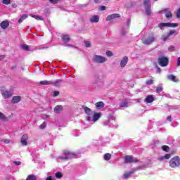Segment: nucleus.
<instances>
[{"instance_id":"a19ab883","label":"nucleus","mask_w":180,"mask_h":180,"mask_svg":"<svg viewBox=\"0 0 180 180\" xmlns=\"http://www.w3.org/2000/svg\"><path fill=\"white\" fill-rule=\"evenodd\" d=\"M176 33V31L175 30H171L167 34L168 36H172V34Z\"/></svg>"},{"instance_id":"c9c22d12","label":"nucleus","mask_w":180,"mask_h":180,"mask_svg":"<svg viewBox=\"0 0 180 180\" xmlns=\"http://www.w3.org/2000/svg\"><path fill=\"white\" fill-rule=\"evenodd\" d=\"M0 119L1 120H6V117H5V115L0 112Z\"/></svg>"},{"instance_id":"37998d69","label":"nucleus","mask_w":180,"mask_h":180,"mask_svg":"<svg viewBox=\"0 0 180 180\" xmlns=\"http://www.w3.org/2000/svg\"><path fill=\"white\" fill-rule=\"evenodd\" d=\"M168 50H169V51H171V52L175 51V46H170L168 48Z\"/></svg>"},{"instance_id":"473e14b6","label":"nucleus","mask_w":180,"mask_h":180,"mask_svg":"<svg viewBox=\"0 0 180 180\" xmlns=\"http://www.w3.org/2000/svg\"><path fill=\"white\" fill-rule=\"evenodd\" d=\"M52 84H53V85H55V86H60V84H61V80L58 79L54 82H52Z\"/></svg>"},{"instance_id":"bf43d9fd","label":"nucleus","mask_w":180,"mask_h":180,"mask_svg":"<svg viewBox=\"0 0 180 180\" xmlns=\"http://www.w3.org/2000/svg\"><path fill=\"white\" fill-rule=\"evenodd\" d=\"M46 180H53V176H50L46 178Z\"/></svg>"},{"instance_id":"a878e982","label":"nucleus","mask_w":180,"mask_h":180,"mask_svg":"<svg viewBox=\"0 0 180 180\" xmlns=\"http://www.w3.org/2000/svg\"><path fill=\"white\" fill-rule=\"evenodd\" d=\"M25 19H27V14H23L19 19L18 23H22V22H23Z\"/></svg>"},{"instance_id":"2f4dec72","label":"nucleus","mask_w":180,"mask_h":180,"mask_svg":"<svg viewBox=\"0 0 180 180\" xmlns=\"http://www.w3.org/2000/svg\"><path fill=\"white\" fill-rule=\"evenodd\" d=\"M22 49L23 50H25L26 51H30V46H29L27 45V44L22 45Z\"/></svg>"},{"instance_id":"f8f14e48","label":"nucleus","mask_w":180,"mask_h":180,"mask_svg":"<svg viewBox=\"0 0 180 180\" xmlns=\"http://www.w3.org/2000/svg\"><path fill=\"white\" fill-rule=\"evenodd\" d=\"M116 18H120V15H119V14H111V15H108L106 18V21L107 22H112V20H113V19H116Z\"/></svg>"},{"instance_id":"4d7b16f0","label":"nucleus","mask_w":180,"mask_h":180,"mask_svg":"<svg viewBox=\"0 0 180 180\" xmlns=\"http://www.w3.org/2000/svg\"><path fill=\"white\" fill-rule=\"evenodd\" d=\"M95 4H101L102 2V0H94Z\"/></svg>"},{"instance_id":"ddd939ff","label":"nucleus","mask_w":180,"mask_h":180,"mask_svg":"<svg viewBox=\"0 0 180 180\" xmlns=\"http://www.w3.org/2000/svg\"><path fill=\"white\" fill-rule=\"evenodd\" d=\"M27 139H29V136H27V134L22 135L21 138L22 146H27Z\"/></svg>"},{"instance_id":"4c0bfd02","label":"nucleus","mask_w":180,"mask_h":180,"mask_svg":"<svg viewBox=\"0 0 180 180\" xmlns=\"http://www.w3.org/2000/svg\"><path fill=\"white\" fill-rule=\"evenodd\" d=\"M162 150L163 151H168V150H169V147L168 146H162Z\"/></svg>"},{"instance_id":"e2e57ef3","label":"nucleus","mask_w":180,"mask_h":180,"mask_svg":"<svg viewBox=\"0 0 180 180\" xmlns=\"http://www.w3.org/2000/svg\"><path fill=\"white\" fill-rule=\"evenodd\" d=\"M17 6H17L15 4H12V7H13V8H16Z\"/></svg>"},{"instance_id":"680f3d73","label":"nucleus","mask_w":180,"mask_h":180,"mask_svg":"<svg viewBox=\"0 0 180 180\" xmlns=\"http://www.w3.org/2000/svg\"><path fill=\"white\" fill-rule=\"evenodd\" d=\"M167 120H168L169 122H171V116H168V117H167Z\"/></svg>"},{"instance_id":"dca6fc26","label":"nucleus","mask_w":180,"mask_h":180,"mask_svg":"<svg viewBox=\"0 0 180 180\" xmlns=\"http://www.w3.org/2000/svg\"><path fill=\"white\" fill-rule=\"evenodd\" d=\"M0 26L1 29H8V27H9V21L5 20L1 22Z\"/></svg>"},{"instance_id":"6ab92c4d","label":"nucleus","mask_w":180,"mask_h":180,"mask_svg":"<svg viewBox=\"0 0 180 180\" xmlns=\"http://www.w3.org/2000/svg\"><path fill=\"white\" fill-rule=\"evenodd\" d=\"M133 172H134L133 171H131L129 172L124 174V175L122 176V179H129V178H130V176H131Z\"/></svg>"},{"instance_id":"0eeeda50","label":"nucleus","mask_w":180,"mask_h":180,"mask_svg":"<svg viewBox=\"0 0 180 180\" xmlns=\"http://www.w3.org/2000/svg\"><path fill=\"white\" fill-rule=\"evenodd\" d=\"M93 60L94 61H95V63H98V64H103V63H105L106 61V58L101 56L94 55L93 57Z\"/></svg>"},{"instance_id":"1a4fd4ad","label":"nucleus","mask_w":180,"mask_h":180,"mask_svg":"<svg viewBox=\"0 0 180 180\" xmlns=\"http://www.w3.org/2000/svg\"><path fill=\"white\" fill-rule=\"evenodd\" d=\"M167 26V27H178V24L177 23H171V22H167V23H161L159 25L160 29H162V27H165Z\"/></svg>"},{"instance_id":"6e6552de","label":"nucleus","mask_w":180,"mask_h":180,"mask_svg":"<svg viewBox=\"0 0 180 180\" xmlns=\"http://www.w3.org/2000/svg\"><path fill=\"white\" fill-rule=\"evenodd\" d=\"M158 64L160 67H167L168 65V58L164 56L159 58Z\"/></svg>"},{"instance_id":"8fccbe9b","label":"nucleus","mask_w":180,"mask_h":180,"mask_svg":"<svg viewBox=\"0 0 180 180\" xmlns=\"http://www.w3.org/2000/svg\"><path fill=\"white\" fill-rule=\"evenodd\" d=\"M147 85H153V80L150 79L146 81Z\"/></svg>"},{"instance_id":"aec40b11","label":"nucleus","mask_w":180,"mask_h":180,"mask_svg":"<svg viewBox=\"0 0 180 180\" xmlns=\"http://www.w3.org/2000/svg\"><path fill=\"white\" fill-rule=\"evenodd\" d=\"M95 106L98 109H102V108H103L105 106V103H103V102H102V101H100V102L96 103Z\"/></svg>"},{"instance_id":"864d4df0","label":"nucleus","mask_w":180,"mask_h":180,"mask_svg":"<svg viewBox=\"0 0 180 180\" xmlns=\"http://www.w3.org/2000/svg\"><path fill=\"white\" fill-rule=\"evenodd\" d=\"M101 11H105L106 9V7L105 6H101L100 7Z\"/></svg>"},{"instance_id":"58836bf2","label":"nucleus","mask_w":180,"mask_h":180,"mask_svg":"<svg viewBox=\"0 0 180 180\" xmlns=\"http://www.w3.org/2000/svg\"><path fill=\"white\" fill-rule=\"evenodd\" d=\"M2 3L4 4V5H9L11 4V0H3L2 1Z\"/></svg>"},{"instance_id":"39448f33","label":"nucleus","mask_w":180,"mask_h":180,"mask_svg":"<svg viewBox=\"0 0 180 180\" xmlns=\"http://www.w3.org/2000/svg\"><path fill=\"white\" fill-rule=\"evenodd\" d=\"M0 91L4 99H8L12 96V92L8 91L6 90V88L4 86H0Z\"/></svg>"},{"instance_id":"338daca9","label":"nucleus","mask_w":180,"mask_h":180,"mask_svg":"<svg viewBox=\"0 0 180 180\" xmlns=\"http://www.w3.org/2000/svg\"><path fill=\"white\" fill-rule=\"evenodd\" d=\"M157 1H158V0H155V2H157Z\"/></svg>"},{"instance_id":"9d476101","label":"nucleus","mask_w":180,"mask_h":180,"mask_svg":"<svg viewBox=\"0 0 180 180\" xmlns=\"http://www.w3.org/2000/svg\"><path fill=\"white\" fill-rule=\"evenodd\" d=\"M124 161L127 164H129L130 162H137L139 160L133 158L131 155H127L124 157Z\"/></svg>"},{"instance_id":"052dcab7","label":"nucleus","mask_w":180,"mask_h":180,"mask_svg":"<svg viewBox=\"0 0 180 180\" xmlns=\"http://www.w3.org/2000/svg\"><path fill=\"white\" fill-rule=\"evenodd\" d=\"M157 71H158V72L160 73L161 72V68H157Z\"/></svg>"},{"instance_id":"412c9836","label":"nucleus","mask_w":180,"mask_h":180,"mask_svg":"<svg viewBox=\"0 0 180 180\" xmlns=\"http://www.w3.org/2000/svg\"><path fill=\"white\" fill-rule=\"evenodd\" d=\"M12 103H18L20 102V96H14L11 101Z\"/></svg>"},{"instance_id":"f704fd0d","label":"nucleus","mask_w":180,"mask_h":180,"mask_svg":"<svg viewBox=\"0 0 180 180\" xmlns=\"http://www.w3.org/2000/svg\"><path fill=\"white\" fill-rule=\"evenodd\" d=\"M168 37H169V36H168V34H167V35H163L162 37V40L163 41H167L168 40Z\"/></svg>"},{"instance_id":"9b49d317","label":"nucleus","mask_w":180,"mask_h":180,"mask_svg":"<svg viewBox=\"0 0 180 180\" xmlns=\"http://www.w3.org/2000/svg\"><path fill=\"white\" fill-rule=\"evenodd\" d=\"M127 63H129V58L127 56H124L120 63V65L121 68H124L126 65H127Z\"/></svg>"},{"instance_id":"de8ad7c7","label":"nucleus","mask_w":180,"mask_h":180,"mask_svg":"<svg viewBox=\"0 0 180 180\" xmlns=\"http://www.w3.org/2000/svg\"><path fill=\"white\" fill-rule=\"evenodd\" d=\"M106 55L108 56V57H112V56H113V53L108 51L106 52Z\"/></svg>"},{"instance_id":"c85d7f7f","label":"nucleus","mask_w":180,"mask_h":180,"mask_svg":"<svg viewBox=\"0 0 180 180\" xmlns=\"http://www.w3.org/2000/svg\"><path fill=\"white\" fill-rule=\"evenodd\" d=\"M55 176L56 178H57L58 179H61V178H63V173L58 172L55 174Z\"/></svg>"},{"instance_id":"603ef678","label":"nucleus","mask_w":180,"mask_h":180,"mask_svg":"<svg viewBox=\"0 0 180 180\" xmlns=\"http://www.w3.org/2000/svg\"><path fill=\"white\" fill-rule=\"evenodd\" d=\"M110 120H115V117L113 115H110Z\"/></svg>"},{"instance_id":"cd10ccee","label":"nucleus","mask_w":180,"mask_h":180,"mask_svg":"<svg viewBox=\"0 0 180 180\" xmlns=\"http://www.w3.org/2000/svg\"><path fill=\"white\" fill-rule=\"evenodd\" d=\"M110 158H112V155L110 153H106L104 155V160L105 161H109V160H110Z\"/></svg>"},{"instance_id":"3c124183","label":"nucleus","mask_w":180,"mask_h":180,"mask_svg":"<svg viewBox=\"0 0 180 180\" xmlns=\"http://www.w3.org/2000/svg\"><path fill=\"white\" fill-rule=\"evenodd\" d=\"M49 1L51 2V4H58V0H49Z\"/></svg>"},{"instance_id":"a211bd4d","label":"nucleus","mask_w":180,"mask_h":180,"mask_svg":"<svg viewBox=\"0 0 180 180\" xmlns=\"http://www.w3.org/2000/svg\"><path fill=\"white\" fill-rule=\"evenodd\" d=\"M84 110L85 113L86 115H88V116H92V115H94V112H92V110H91L88 107H84Z\"/></svg>"},{"instance_id":"f257e3e1","label":"nucleus","mask_w":180,"mask_h":180,"mask_svg":"<svg viewBox=\"0 0 180 180\" xmlns=\"http://www.w3.org/2000/svg\"><path fill=\"white\" fill-rule=\"evenodd\" d=\"M169 167L171 168H178L180 165V158L179 156H174L169 160Z\"/></svg>"},{"instance_id":"4468645a","label":"nucleus","mask_w":180,"mask_h":180,"mask_svg":"<svg viewBox=\"0 0 180 180\" xmlns=\"http://www.w3.org/2000/svg\"><path fill=\"white\" fill-rule=\"evenodd\" d=\"M145 102H146V103H151L154 102V96L153 95H148L145 98Z\"/></svg>"},{"instance_id":"79ce46f5","label":"nucleus","mask_w":180,"mask_h":180,"mask_svg":"<svg viewBox=\"0 0 180 180\" xmlns=\"http://www.w3.org/2000/svg\"><path fill=\"white\" fill-rule=\"evenodd\" d=\"M84 44L86 47H91V42L89 41H85Z\"/></svg>"},{"instance_id":"e433bc0d","label":"nucleus","mask_w":180,"mask_h":180,"mask_svg":"<svg viewBox=\"0 0 180 180\" xmlns=\"http://www.w3.org/2000/svg\"><path fill=\"white\" fill-rule=\"evenodd\" d=\"M47 126V124L46 123V122H44L40 126L39 128L40 129H46V127Z\"/></svg>"},{"instance_id":"a18cd8bd","label":"nucleus","mask_w":180,"mask_h":180,"mask_svg":"<svg viewBox=\"0 0 180 180\" xmlns=\"http://www.w3.org/2000/svg\"><path fill=\"white\" fill-rule=\"evenodd\" d=\"M165 160H169L171 158V154L168 153L165 155Z\"/></svg>"},{"instance_id":"f3484780","label":"nucleus","mask_w":180,"mask_h":180,"mask_svg":"<svg viewBox=\"0 0 180 180\" xmlns=\"http://www.w3.org/2000/svg\"><path fill=\"white\" fill-rule=\"evenodd\" d=\"M90 22L91 23H98V22H99V15H93L90 18Z\"/></svg>"},{"instance_id":"72a5a7b5","label":"nucleus","mask_w":180,"mask_h":180,"mask_svg":"<svg viewBox=\"0 0 180 180\" xmlns=\"http://www.w3.org/2000/svg\"><path fill=\"white\" fill-rule=\"evenodd\" d=\"M26 180H36V176L33 174L29 175Z\"/></svg>"},{"instance_id":"c756f323","label":"nucleus","mask_w":180,"mask_h":180,"mask_svg":"<svg viewBox=\"0 0 180 180\" xmlns=\"http://www.w3.org/2000/svg\"><path fill=\"white\" fill-rule=\"evenodd\" d=\"M129 105V103L127 101H122L120 103V108H126Z\"/></svg>"},{"instance_id":"2eb2a0df","label":"nucleus","mask_w":180,"mask_h":180,"mask_svg":"<svg viewBox=\"0 0 180 180\" xmlns=\"http://www.w3.org/2000/svg\"><path fill=\"white\" fill-rule=\"evenodd\" d=\"M167 79H169V81H173V82H179V79L173 75H169L167 76Z\"/></svg>"},{"instance_id":"c03bdc74","label":"nucleus","mask_w":180,"mask_h":180,"mask_svg":"<svg viewBox=\"0 0 180 180\" xmlns=\"http://www.w3.org/2000/svg\"><path fill=\"white\" fill-rule=\"evenodd\" d=\"M157 94H160V92H162V88L161 86H159L156 89Z\"/></svg>"},{"instance_id":"7ed1b4c3","label":"nucleus","mask_w":180,"mask_h":180,"mask_svg":"<svg viewBox=\"0 0 180 180\" xmlns=\"http://www.w3.org/2000/svg\"><path fill=\"white\" fill-rule=\"evenodd\" d=\"M63 154H64V157L60 156L59 157V158H60V160H71L72 158H75V157H76L77 155H75V153H72V152H70V150H65L63 151Z\"/></svg>"},{"instance_id":"20e7f679","label":"nucleus","mask_w":180,"mask_h":180,"mask_svg":"<svg viewBox=\"0 0 180 180\" xmlns=\"http://www.w3.org/2000/svg\"><path fill=\"white\" fill-rule=\"evenodd\" d=\"M101 116L102 112H94L93 115V119L91 117V116H87L86 120L87 122H94V123H95V122L98 121Z\"/></svg>"},{"instance_id":"4be33fe9","label":"nucleus","mask_w":180,"mask_h":180,"mask_svg":"<svg viewBox=\"0 0 180 180\" xmlns=\"http://www.w3.org/2000/svg\"><path fill=\"white\" fill-rule=\"evenodd\" d=\"M63 110V105H57L54 108L55 113H60Z\"/></svg>"},{"instance_id":"7c9ffc66","label":"nucleus","mask_w":180,"mask_h":180,"mask_svg":"<svg viewBox=\"0 0 180 180\" xmlns=\"http://www.w3.org/2000/svg\"><path fill=\"white\" fill-rule=\"evenodd\" d=\"M31 16L34 18V19H36V20H44V18L39 15H31Z\"/></svg>"},{"instance_id":"bb28decb","label":"nucleus","mask_w":180,"mask_h":180,"mask_svg":"<svg viewBox=\"0 0 180 180\" xmlns=\"http://www.w3.org/2000/svg\"><path fill=\"white\" fill-rule=\"evenodd\" d=\"M165 16L167 19H171V18H172V13H171V11H167L165 13Z\"/></svg>"},{"instance_id":"69168bd1","label":"nucleus","mask_w":180,"mask_h":180,"mask_svg":"<svg viewBox=\"0 0 180 180\" xmlns=\"http://www.w3.org/2000/svg\"><path fill=\"white\" fill-rule=\"evenodd\" d=\"M46 117H49V115H46Z\"/></svg>"},{"instance_id":"6e6d98bb","label":"nucleus","mask_w":180,"mask_h":180,"mask_svg":"<svg viewBox=\"0 0 180 180\" xmlns=\"http://www.w3.org/2000/svg\"><path fill=\"white\" fill-rule=\"evenodd\" d=\"M180 66V57L178 58L177 59V67Z\"/></svg>"},{"instance_id":"393cba45","label":"nucleus","mask_w":180,"mask_h":180,"mask_svg":"<svg viewBox=\"0 0 180 180\" xmlns=\"http://www.w3.org/2000/svg\"><path fill=\"white\" fill-rule=\"evenodd\" d=\"M127 33H128V31H127V29L126 28H122V30H120V36L122 37L126 36Z\"/></svg>"},{"instance_id":"b1692460","label":"nucleus","mask_w":180,"mask_h":180,"mask_svg":"<svg viewBox=\"0 0 180 180\" xmlns=\"http://www.w3.org/2000/svg\"><path fill=\"white\" fill-rule=\"evenodd\" d=\"M39 84L41 85H51V84H53V82L47 81V80H43V81L39 82Z\"/></svg>"},{"instance_id":"774afa93","label":"nucleus","mask_w":180,"mask_h":180,"mask_svg":"<svg viewBox=\"0 0 180 180\" xmlns=\"http://www.w3.org/2000/svg\"><path fill=\"white\" fill-rule=\"evenodd\" d=\"M162 11H159V13H161Z\"/></svg>"},{"instance_id":"09e8293b","label":"nucleus","mask_w":180,"mask_h":180,"mask_svg":"<svg viewBox=\"0 0 180 180\" xmlns=\"http://www.w3.org/2000/svg\"><path fill=\"white\" fill-rule=\"evenodd\" d=\"M60 95V92L58 91H55L53 92V96H58Z\"/></svg>"},{"instance_id":"423d86ee","label":"nucleus","mask_w":180,"mask_h":180,"mask_svg":"<svg viewBox=\"0 0 180 180\" xmlns=\"http://www.w3.org/2000/svg\"><path fill=\"white\" fill-rule=\"evenodd\" d=\"M154 41H155V35L152 33L149 34L148 37L146 39L143 40L142 42L146 46H148L152 43H154Z\"/></svg>"},{"instance_id":"0e129e2a","label":"nucleus","mask_w":180,"mask_h":180,"mask_svg":"<svg viewBox=\"0 0 180 180\" xmlns=\"http://www.w3.org/2000/svg\"><path fill=\"white\" fill-rule=\"evenodd\" d=\"M96 83H97V84H99V81L97 80V81H96Z\"/></svg>"},{"instance_id":"5fc2aeb1","label":"nucleus","mask_w":180,"mask_h":180,"mask_svg":"<svg viewBox=\"0 0 180 180\" xmlns=\"http://www.w3.org/2000/svg\"><path fill=\"white\" fill-rule=\"evenodd\" d=\"M13 163L16 165H20V164H22V162L20 161H18V162H13Z\"/></svg>"},{"instance_id":"13d9d810","label":"nucleus","mask_w":180,"mask_h":180,"mask_svg":"<svg viewBox=\"0 0 180 180\" xmlns=\"http://www.w3.org/2000/svg\"><path fill=\"white\" fill-rule=\"evenodd\" d=\"M5 58V56L1 55L0 56V61H2V60H4Z\"/></svg>"},{"instance_id":"ea45409f","label":"nucleus","mask_w":180,"mask_h":180,"mask_svg":"<svg viewBox=\"0 0 180 180\" xmlns=\"http://www.w3.org/2000/svg\"><path fill=\"white\" fill-rule=\"evenodd\" d=\"M0 141H4V144H9V143H11L10 139H2V140H0Z\"/></svg>"},{"instance_id":"f03ea898","label":"nucleus","mask_w":180,"mask_h":180,"mask_svg":"<svg viewBox=\"0 0 180 180\" xmlns=\"http://www.w3.org/2000/svg\"><path fill=\"white\" fill-rule=\"evenodd\" d=\"M143 6L145 12L148 16H151L153 11H151V1L150 0H143Z\"/></svg>"},{"instance_id":"49530a36","label":"nucleus","mask_w":180,"mask_h":180,"mask_svg":"<svg viewBox=\"0 0 180 180\" xmlns=\"http://www.w3.org/2000/svg\"><path fill=\"white\" fill-rule=\"evenodd\" d=\"M158 160L159 161H164L165 160V156H160Z\"/></svg>"},{"instance_id":"5701e85b","label":"nucleus","mask_w":180,"mask_h":180,"mask_svg":"<svg viewBox=\"0 0 180 180\" xmlns=\"http://www.w3.org/2000/svg\"><path fill=\"white\" fill-rule=\"evenodd\" d=\"M62 40H63V41H64V43H68V41H70V40H71V39L70 38V36H68V35H63L62 37Z\"/></svg>"}]
</instances>
